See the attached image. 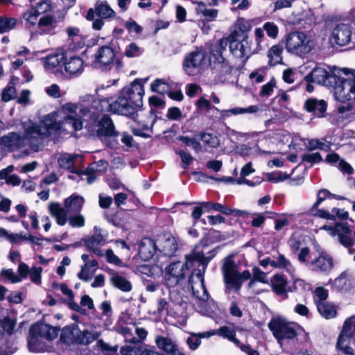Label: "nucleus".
I'll return each instance as SVG.
<instances>
[{
    "mask_svg": "<svg viewBox=\"0 0 355 355\" xmlns=\"http://www.w3.org/2000/svg\"><path fill=\"white\" fill-rule=\"evenodd\" d=\"M105 105H108L107 100L99 99L92 94H85L80 96L78 103H67L62 105L63 110L68 113L65 121L69 123L73 130L77 131L83 127L82 119L87 117L85 128L90 135H96L99 138L116 137L119 132L115 130L111 118L103 115L100 119L101 113L107 111Z\"/></svg>",
    "mask_w": 355,
    "mask_h": 355,
    "instance_id": "f257e3e1",
    "label": "nucleus"
},
{
    "mask_svg": "<svg viewBox=\"0 0 355 355\" xmlns=\"http://www.w3.org/2000/svg\"><path fill=\"white\" fill-rule=\"evenodd\" d=\"M207 245L200 243L195 246L193 251L186 255L185 262L175 261L171 263L165 268L164 279L165 284L168 288H175L178 286H182L186 284L188 277V270L193 267H198L197 270L192 273L199 281L201 282L202 288V295H199L195 293L197 297L206 301L209 298V293L205 288L204 274L209 261L216 255V249L205 251Z\"/></svg>",
    "mask_w": 355,
    "mask_h": 355,
    "instance_id": "f03ea898",
    "label": "nucleus"
},
{
    "mask_svg": "<svg viewBox=\"0 0 355 355\" xmlns=\"http://www.w3.org/2000/svg\"><path fill=\"white\" fill-rule=\"evenodd\" d=\"M146 82V80L136 79L121 90L116 101L112 103L107 101L108 105H105V109L135 121L138 116L137 112L143 105L144 84Z\"/></svg>",
    "mask_w": 355,
    "mask_h": 355,
    "instance_id": "7ed1b4c3",
    "label": "nucleus"
},
{
    "mask_svg": "<svg viewBox=\"0 0 355 355\" xmlns=\"http://www.w3.org/2000/svg\"><path fill=\"white\" fill-rule=\"evenodd\" d=\"M269 329L282 348L295 347V338L299 325L287 321L285 318L277 317L270 320Z\"/></svg>",
    "mask_w": 355,
    "mask_h": 355,
    "instance_id": "20e7f679",
    "label": "nucleus"
},
{
    "mask_svg": "<svg viewBox=\"0 0 355 355\" xmlns=\"http://www.w3.org/2000/svg\"><path fill=\"white\" fill-rule=\"evenodd\" d=\"M101 334L97 331H81L77 324L64 327L60 333V340L66 345H88L98 340Z\"/></svg>",
    "mask_w": 355,
    "mask_h": 355,
    "instance_id": "39448f33",
    "label": "nucleus"
},
{
    "mask_svg": "<svg viewBox=\"0 0 355 355\" xmlns=\"http://www.w3.org/2000/svg\"><path fill=\"white\" fill-rule=\"evenodd\" d=\"M348 69H340L335 66L327 68L315 67L311 73L304 78L306 82L316 83L325 87L334 86L337 84V77L340 78V73L347 75Z\"/></svg>",
    "mask_w": 355,
    "mask_h": 355,
    "instance_id": "423d86ee",
    "label": "nucleus"
},
{
    "mask_svg": "<svg viewBox=\"0 0 355 355\" xmlns=\"http://www.w3.org/2000/svg\"><path fill=\"white\" fill-rule=\"evenodd\" d=\"M221 270L224 282L230 289L239 290L243 282L250 279L251 277V274L248 270L240 273L237 270L234 261L230 257H227L224 259Z\"/></svg>",
    "mask_w": 355,
    "mask_h": 355,
    "instance_id": "0eeeda50",
    "label": "nucleus"
},
{
    "mask_svg": "<svg viewBox=\"0 0 355 355\" xmlns=\"http://www.w3.org/2000/svg\"><path fill=\"white\" fill-rule=\"evenodd\" d=\"M286 51L293 55L304 57L314 47V43L304 32L293 31L286 37Z\"/></svg>",
    "mask_w": 355,
    "mask_h": 355,
    "instance_id": "6e6552de",
    "label": "nucleus"
},
{
    "mask_svg": "<svg viewBox=\"0 0 355 355\" xmlns=\"http://www.w3.org/2000/svg\"><path fill=\"white\" fill-rule=\"evenodd\" d=\"M115 15V11L107 1L98 0L95 3L94 8L88 10L86 18L88 20L93 21V29L100 31L104 26V19H112Z\"/></svg>",
    "mask_w": 355,
    "mask_h": 355,
    "instance_id": "1a4fd4ad",
    "label": "nucleus"
},
{
    "mask_svg": "<svg viewBox=\"0 0 355 355\" xmlns=\"http://www.w3.org/2000/svg\"><path fill=\"white\" fill-rule=\"evenodd\" d=\"M316 254L306 263V266L313 272L327 275L334 267L332 256L319 245L315 246Z\"/></svg>",
    "mask_w": 355,
    "mask_h": 355,
    "instance_id": "9d476101",
    "label": "nucleus"
},
{
    "mask_svg": "<svg viewBox=\"0 0 355 355\" xmlns=\"http://www.w3.org/2000/svg\"><path fill=\"white\" fill-rule=\"evenodd\" d=\"M46 132V129L40 124L33 123L25 128L23 139H26V145H28L32 150L37 152L42 147V140L49 137Z\"/></svg>",
    "mask_w": 355,
    "mask_h": 355,
    "instance_id": "9b49d317",
    "label": "nucleus"
},
{
    "mask_svg": "<svg viewBox=\"0 0 355 355\" xmlns=\"http://www.w3.org/2000/svg\"><path fill=\"white\" fill-rule=\"evenodd\" d=\"M207 64L205 53L202 50L190 52L183 62V69L189 76L198 73Z\"/></svg>",
    "mask_w": 355,
    "mask_h": 355,
    "instance_id": "f8f14e48",
    "label": "nucleus"
},
{
    "mask_svg": "<svg viewBox=\"0 0 355 355\" xmlns=\"http://www.w3.org/2000/svg\"><path fill=\"white\" fill-rule=\"evenodd\" d=\"M94 64L103 69H109L114 64L115 53L112 48L108 46L99 47L94 55Z\"/></svg>",
    "mask_w": 355,
    "mask_h": 355,
    "instance_id": "ddd939ff",
    "label": "nucleus"
},
{
    "mask_svg": "<svg viewBox=\"0 0 355 355\" xmlns=\"http://www.w3.org/2000/svg\"><path fill=\"white\" fill-rule=\"evenodd\" d=\"M62 110L65 114V116L63 117L62 120L58 119L59 115L58 112H53L46 115L40 124L42 128H44L46 129L47 132L46 135L49 137L53 133H57L60 132L62 128L63 124L67 123V122L65 121V117L67 116L68 113L63 110L62 107ZM68 124L70 123H68Z\"/></svg>",
    "mask_w": 355,
    "mask_h": 355,
    "instance_id": "4468645a",
    "label": "nucleus"
},
{
    "mask_svg": "<svg viewBox=\"0 0 355 355\" xmlns=\"http://www.w3.org/2000/svg\"><path fill=\"white\" fill-rule=\"evenodd\" d=\"M352 37V31L351 27L347 24H339L331 31L330 42L332 44L345 46L351 42Z\"/></svg>",
    "mask_w": 355,
    "mask_h": 355,
    "instance_id": "2eb2a0df",
    "label": "nucleus"
},
{
    "mask_svg": "<svg viewBox=\"0 0 355 355\" xmlns=\"http://www.w3.org/2000/svg\"><path fill=\"white\" fill-rule=\"evenodd\" d=\"M340 73V78L337 77V84L334 86V95L336 98L340 102H345L352 98V87L350 83V77L343 76Z\"/></svg>",
    "mask_w": 355,
    "mask_h": 355,
    "instance_id": "dca6fc26",
    "label": "nucleus"
},
{
    "mask_svg": "<svg viewBox=\"0 0 355 355\" xmlns=\"http://www.w3.org/2000/svg\"><path fill=\"white\" fill-rule=\"evenodd\" d=\"M230 51L234 57L247 60L252 54L251 41L248 37H243L242 40H231Z\"/></svg>",
    "mask_w": 355,
    "mask_h": 355,
    "instance_id": "f3484780",
    "label": "nucleus"
},
{
    "mask_svg": "<svg viewBox=\"0 0 355 355\" xmlns=\"http://www.w3.org/2000/svg\"><path fill=\"white\" fill-rule=\"evenodd\" d=\"M59 329L49 324L37 322L31 325L29 334L40 336L41 338L48 341L55 339L58 335Z\"/></svg>",
    "mask_w": 355,
    "mask_h": 355,
    "instance_id": "a211bd4d",
    "label": "nucleus"
},
{
    "mask_svg": "<svg viewBox=\"0 0 355 355\" xmlns=\"http://www.w3.org/2000/svg\"><path fill=\"white\" fill-rule=\"evenodd\" d=\"M94 235L84 239L83 241L89 250L92 251L97 256L103 257L104 256V253L98 246L105 243V237L106 234H103V231L96 226L94 227Z\"/></svg>",
    "mask_w": 355,
    "mask_h": 355,
    "instance_id": "6ab92c4d",
    "label": "nucleus"
},
{
    "mask_svg": "<svg viewBox=\"0 0 355 355\" xmlns=\"http://www.w3.org/2000/svg\"><path fill=\"white\" fill-rule=\"evenodd\" d=\"M0 145L13 150L24 147L26 139L18 133L12 132L0 138Z\"/></svg>",
    "mask_w": 355,
    "mask_h": 355,
    "instance_id": "aec40b11",
    "label": "nucleus"
},
{
    "mask_svg": "<svg viewBox=\"0 0 355 355\" xmlns=\"http://www.w3.org/2000/svg\"><path fill=\"white\" fill-rule=\"evenodd\" d=\"M49 211L59 225L62 226L66 224L69 212L65 207H62L58 202H51L49 205Z\"/></svg>",
    "mask_w": 355,
    "mask_h": 355,
    "instance_id": "412c9836",
    "label": "nucleus"
},
{
    "mask_svg": "<svg viewBox=\"0 0 355 355\" xmlns=\"http://www.w3.org/2000/svg\"><path fill=\"white\" fill-rule=\"evenodd\" d=\"M304 107L307 112H312L318 117H322L326 112L327 103L324 100L309 98L306 101Z\"/></svg>",
    "mask_w": 355,
    "mask_h": 355,
    "instance_id": "4be33fe9",
    "label": "nucleus"
},
{
    "mask_svg": "<svg viewBox=\"0 0 355 355\" xmlns=\"http://www.w3.org/2000/svg\"><path fill=\"white\" fill-rule=\"evenodd\" d=\"M157 250V246L153 240L149 238H144L139 243V254L141 259L145 261L153 257Z\"/></svg>",
    "mask_w": 355,
    "mask_h": 355,
    "instance_id": "5701e85b",
    "label": "nucleus"
},
{
    "mask_svg": "<svg viewBox=\"0 0 355 355\" xmlns=\"http://www.w3.org/2000/svg\"><path fill=\"white\" fill-rule=\"evenodd\" d=\"M64 64L66 72L71 76H77L83 71V61L78 56L65 58Z\"/></svg>",
    "mask_w": 355,
    "mask_h": 355,
    "instance_id": "b1692460",
    "label": "nucleus"
},
{
    "mask_svg": "<svg viewBox=\"0 0 355 355\" xmlns=\"http://www.w3.org/2000/svg\"><path fill=\"white\" fill-rule=\"evenodd\" d=\"M42 339L43 338H41L40 336L29 334L28 338V347L29 350L35 353L51 351L52 347L43 342L42 340Z\"/></svg>",
    "mask_w": 355,
    "mask_h": 355,
    "instance_id": "393cba45",
    "label": "nucleus"
},
{
    "mask_svg": "<svg viewBox=\"0 0 355 355\" xmlns=\"http://www.w3.org/2000/svg\"><path fill=\"white\" fill-rule=\"evenodd\" d=\"M159 250L166 256L173 255L178 249V244L175 237L171 235H165L159 240Z\"/></svg>",
    "mask_w": 355,
    "mask_h": 355,
    "instance_id": "a878e982",
    "label": "nucleus"
},
{
    "mask_svg": "<svg viewBox=\"0 0 355 355\" xmlns=\"http://www.w3.org/2000/svg\"><path fill=\"white\" fill-rule=\"evenodd\" d=\"M155 343L159 349L167 353L173 355H184L178 352L175 342L169 338L157 336L155 338Z\"/></svg>",
    "mask_w": 355,
    "mask_h": 355,
    "instance_id": "bb28decb",
    "label": "nucleus"
},
{
    "mask_svg": "<svg viewBox=\"0 0 355 355\" xmlns=\"http://www.w3.org/2000/svg\"><path fill=\"white\" fill-rule=\"evenodd\" d=\"M214 69L222 78L231 74L233 67L222 55H219L214 58Z\"/></svg>",
    "mask_w": 355,
    "mask_h": 355,
    "instance_id": "cd10ccee",
    "label": "nucleus"
},
{
    "mask_svg": "<svg viewBox=\"0 0 355 355\" xmlns=\"http://www.w3.org/2000/svg\"><path fill=\"white\" fill-rule=\"evenodd\" d=\"M270 284L272 291L277 295H284L286 294V286L288 282L284 276L279 274H276L270 279Z\"/></svg>",
    "mask_w": 355,
    "mask_h": 355,
    "instance_id": "c85d7f7f",
    "label": "nucleus"
},
{
    "mask_svg": "<svg viewBox=\"0 0 355 355\" xmlns=\"http://www.w3.org/2000/svg\"><path fill=\"white\" fill-rule=\"evenodd\" d=\"M248 31V26L243 18H239L235 22L233 30L230 34L231 40H242L243 37H248L245 35Z\"/></svg>",
    "mask_w": 355,
    "mask_h": 355,
    "instance_id": "c756f323",
    "label": "nucleus"
},
{
    "mask_svg": "<svg viewBox=\"0 0 355 355\" xmlns=\"http://www.w3.org/2000/svg\"><path fill=\"white\" fill-rule=\"evenodd\" d=\"M84 202L83 197L73 195L65 199L64 207L69 213L80 214Z\"/></svg>",
    "mask_w": 355,
    "mask_h": 355,
    "instance_id": "7c9ffc66",
    "label": "nucleus"
},
{
    "mask_svg": "<svg viewBox=\"0 0 355 355\" xmlns=\"http://www.w3.org/2000/svg\"><path fill=\"white\" fill-rule=\"evenodd\" d=\"M198 137L202 141L205 150L209 151L210 149L216 148L220 146L219 138L213 134L200 132Z\"/></svg>",
    "mask_w": 355,
    "mask_h": 355,
    "instance_id": "2f4dec72",
    "label": "nucleus"
},
{
    "mask_svg": "<svg viewBox=\"0 0 355 355\" xmlns=\"http://www.w3.org/2000/svg\"><path fill=\"white\" fill-rule=\"evenodd\" d=\"M260 110V107L258 105H250L248 107H234L230 110H220V115L222 117H229L231 115H239L243 114H254Z\"/></svg>",
    "mask_w": 355,
    "mask_h": 355,
    "instance_id": "473e14b6",
    "label": "nucleus"
},
{
    "mask_svg": "<svg viewBox=\"0 0 355 355\" xmlns=\"http://www.w3.org/2000/svg\"><path fill=\"white\" fill-rule=\"evenodd\" d=\"M274 268L285 270L288 273H293L295 271L291 261L284 254L277 252L274 255Z\"/></svg>",
    "mask_w": 355,
    "mask_h": 355,
    "instance_id": "72a5a7b5",
    "label": "nucleus"
},
{
    "mask_svg": "<svg viewBox=\"0 0 355 355\" xmlns=\"http://www.w3.org/2000/svg\"><path fill=\"white\" fill-rule=\"evenodd\" d=\"M110 282L114 287L123 292H130L132 288L131 282L119 273L113 274L110 278Z\"/></svg>",
    "mask_w": 355,
    "mask_h": 355,
    "instance_id": "f704fd0d",
    "label": "nucleus"
},
{
    "mask_svg": "<svg viewBox=\"0 0 355 355\" xmlns=\"http://www.w3.org/2000/svg\"><path fill=\"white\" fill-rule=\"evenodd\" d=\"M196 4V13L198 15H201L207 21H214L218 17V10L209 8L203 2H197Z\"/></svg>",
    "mask_w": 355,
    "mask_h": 355,
    "instance_id": "c9c22d12",
    "label": "nucleus"
},
{
    "mask_svg": "<svg viewBox=\"0 0 355 355\" xmlns=\"http://www.w3.org/2000/svg\"><path fill=\"white\" fill-rule=\"evenodd\" d=\"M216 334L227 339L229 341L233 343L237 347L241 345L239 340L236 338L235 330L230 327H220L218 329L216 330Z\"/></svg>",
    "mask_w": 355,
    "mask_h": 355,
    "instance_id": "e433bc0d",
    "label": "nucleus"
},
{
    "mask_svg": "<svg viewBox=\"0 0 355 355\" xmlns=\"http://www.w3.org/2000/svg\"><path fill=\"white\" fill-rule=\"evenodd\" d=\"M65 60V57L62 53H56L48 55L44 59V68L48 71H53L59 67Z\"/></svg>",
    "mask_w": 355,
    "mask_h": 355,
    "instance_id": "4c0bfd02",
    "label": "nucleus"
},
{
    "mask_svg": "<svg viewBox=\"0 0 355 355\" xmlns=\"http://www.w3.org/2000/svg\"><path fill=\"white\" fill-rule=\"evenodd\" d=\"M306 148L309 151L319 149L325 152H328L331 149L330 142L324 139H312L308 141Z\"/></svg>",
    "mask_w": 355,
    "mask_h": 355,
    "instance_id": "58836bf2",
    "label": "nucleus"
},
{
    "mask_svg": "<svg viewBox=\"0 0 355 355\" xmlns=\"http://www.w3.org/2000/svg\"><path fill=\"white\" fill-rule=\"evenodd\" d=\"M317 309L321 316L326 319H331L336 315L335 306L329 302L318 303Z\"/></svg>",
    "mask_w": 355,
    "mask_h": 355,
    "instance_id": "ea45409f",
    "label": "nucleus"
},
{
    "mask_svg": "<svg viewBox=\"0 0 355 355\" xmlns=\"http://www.w3.org/2000/svg\"><path fill=\"white\" fill-rule=\"evenodd\" d=\"M311 340L309 334L299 325V329L297 330L295 338V347H290L291 349H300L301 347H307L310 345Z\"/></svg>",
    "mask_w": 355,
    "mask_h": 355,
    "instance_id": "a19ab883",
    "label": "nucleus"
},
{
    "mask_svg": "<svg viewBox=\"0 0 355 355\" xmlns=\"http://www.w3.org/2000/svg\"><path fill=\"white\" fill-rule=\"evenodd\" d=\"M170 302L174 306L173 313H179L182 311L187 309V302H184L182 297L175 291L169 293Z\"/></svg>",
    "mask_w": 355,
    "mask_h": 355,
    "instance_id": "79ce46f5",
    "label": "nucleus"
},
{
    "mask_svg": "<svg viewBox=\"0 0 355 355\" xmlns=\"http://www.w3.org/2000/svg\"><path fill=\"white\" fill-rule=\"evenodd\" d=\"M282 52L283 48L279 44L274 45L270 49L268 57L271 65H276L282 62Z\"/></svg>",
    "mask_w": 355,
    "mask_h": 355,
    "instance_id": "37998d69",
    "label": "nucleus"
},
{
    "mask_svg": "<svg viewBox=\"0 0 355 355\" xmlns=\"http://www.w3.org/2000/svg\"><path fill=\"white\" fill-rule=\"evenodd\" d=\"M142 345L140 341L131 342L121 347V355H140Z\"/></svg>",
    "mask_w": 355,
    "mask_h": 355,
    "instance_id": "c03bdc74",
    "label": "nucleus"
},
{
    "mask_svg": "<svg viewBox=\"0 0 355 355\" xmlns=\"http://www.w3.org/2000/svg\"><path fill=\"white\" fill-rule=\"evenodd\" d=\"M15 324V321L9 318H4L0 320V338H1L5 334L9 336L11 335Z\"/></svg>",
    "mask_w": 355,
    "mask_h": 355,
    "instance_id": "a18cd8bd",
    "label": "nucleus"
},
{
    "mask_svg": "<svg viewBox=\"0 0 355 355\" xmlns=\"http://www.w3.org/2000/svg\"><path fill=\"white\" fill-rule=\"evenodd\" d=\"M77 157L78 155H76L62 154L58 158V164L61 168L71 170L73 167L74 160Z\"/></svg>",
    "mask_w": 355,
    "mask_h": 355,
    "instance_id": "49530a36",
    "label": "nucleus"
},
{
    "mask_svg": "<svg viewBox=\"0 0 355 355\" xmlns=\"http://www.w3.org/2000/svg\"><path fill=\"white\" fill-rule=\"evenodd\" d=\"M334 198L337 199H343L342 197L332 194L329 190L322 189L318 191L317 194V200L312 206V210L314 211L315 208H318L319 205L327 198Z\"/></svg>",
    "mask_w": 355,
    "mask_h": 355,
    "instance_id": "de8ad7c7",
    "label": "nucleus"
},
{
    "mask_svg": "<svg viewBox=\"0 0 355 355\" xmlns=\"http://www.w3.org/2000/svg\"><path fill=\"white\" fill-rule=\"evenodd\" d=\"M254 153L257 155L267 153L266 151L261 150L259 147H257L256 149L253 150L251 147L245 144H242L236 148V153L243 157L252 156Z\"/></svg>",
    "mask_w": 355,
    "mask_h": 355,
    "instance_id": "09e8293b",
    "label": "nucleus"
},
{
    "mask_svg": "<svg viewBox=\"0 0 355 355\" xmlns=\"http://www.w3.org/2000/svg\"><path fill=\"white\" fill-rule=\"evenodd\" d=\"M151 90L154 92L164 94L169 92L171 87L162 79H157L150 85Z\"/></svg>",
    "mask_w": 355,
    "mask_h": 355,
    "instance_id": "8fccbe9b",
    "label": "nucleus"
},
{
    "mask_svg": "<svg viewBox=\"0 0 355 355\" xmlns=\"http://www.w3.org/2000/svg\"><path fill=\"white\" fill-rule=\"evenodd\" d=\"M39 15L32 8L26 11L23 15V19L25 21V26L27 28H31L33 26H38Z\"/></svg>",
    "mask_w": 355,
    "mask_h": 355,
    "instance_id": "3c124183",
    "label": "nucleus"
},
{
    "mask_svg": "<svg viewBox=\"0 0 355 355\" xmlns=\"http://www.w3.org/2000/svg\"><path fill=\"white\" fill-rule=\"evenodd\" d=\"M144 53V49L135 42H131L125 46L124 55L129 58L140 56Z\"/></svg>",
    "mask_w": 355,
    "mask_h": 355,
    "instance_id": "603ef678",
    "label": "nucleus"
},
{
    "mask_svg": "<svg viewBox=\"0 0 355 355\" xmlns=\"http://www.w3.org/2000/svg\"><path fill=\"white\" fill-rule=\"evenodd\" d=\"M134 329L127 326H120L116 328V332L124 337L126 343L138 341V339L134 336Z\"/></svg>",
    "mask_w": 355,
    "mask_h": 355,
    "instance_id": "864d4df0",
    "label": "nucleus"
},
{
    "mask_svg": "<svg viewBox=\"0 0 355 355\" xmlns=\"http://www.w3.org/2000/svg\"><path fill=\"white\" fill-rule=\"evenodd\" d=\"M179 140L182 141L187 146L191 147L196 153L202 150V145L196 138L180 136Z\"/></svg>",
    "mask_w": 355,
    "mask_h": 355,
    "instance_id": "5fc2aeb1",
    "label": "nucleus"
},
{
    "mask_svg": "<svg viewBox=\"0 0 355 355\" xmlns=\"http://www.w3.org/2000/svg\"><path fill=\"white\" fill-rule=\"evenodd\" d=\"M230 36L226 37H223L218 40L216 48L213 50V55L214 58L219 56V55H222L223 51L226 50L227 46L230 48Z\"/></svg>",
    "mask_w": 355,
    "mask_h": 355,
    "instance_id": "6e6d98bb",
    "label": "nucleus"
},
{
    "mask_svg": "<svg viewBox=\"0 0 355 355\" xmlns=\"http://www.w3.org/2000/svg\"><path fill=\"white\" fill-rule=\"evenodd\" d=\"M17 24L15 18L0 17V33H6L12 29Z\"/></svg>",
    "mask_w": 355,
    "mask_h": 355,
    "instance_id": "4d7b16f0",
    "label": "nucleus"
},
{
    "mask_svg": "<svg viewBox=\"0 0 355 355\" xmlns=\"http://www.w3.org/2000/svg\"><path fill=\"white\" fill-rule=\"evenodd\" d=\"M0 277L3 278L12 284L21 282V278L15 275L12 269H3L0 272Z\"/></svg>",
    "mask_w": 355,
    "mask_h": 355,
    "instance_id": "13d9d810",
    "label": "nucleus"
},
{
    "mask_svg": "<svg viewBox=\"0 0 355 355\" xmlns=\"http://www.w3.org/2000/svg\"><path fill=\"white\" fill-rule=\"evenodd\" d=\"M67 221L72 227H82L85 225V217L80 214H74L68 217Z\"/></svg>",
    "mask_w": 355,
    "mask_h": 355,
    "instance_id": "bf43d9fd",
    "label": "nucleus"
},
{
    "mask_svg": "<svg viewBox=\"0 0 355 355\" xmlns=\"http://www.w3.org/2000/svg\"><path fill=\"white\" fill-rule=\"evenodd\" d=\"M96 346L98 349L101 350L103 355H116L117 348L109 346L103 340H98Z\"/></svg>",
    "mask_w": 355,
    "mask_h": 355,
    "instance_id": "052dcab7",
    "label": "nucleus"
},
{
    "mask_svg": "<svg viewBox=\"0 0 355 355\" xmlns=\"http://www.w3.org/2000/svg\"><path fill=\"white\" fill-rule=\"evenodd\" d=\"M328 290L325 289L323 287H318L315 288L314 291V295H315V302L316 304V306H318V303H325V300L328 297Z\"/></svg>",
    "mask_w": 355,
    "mask_h": 355,
    "instance_id": "680f3d73",
    "label": "nucleus"
},
{
    "mask_svg": "<svg viewBox=\"0 0 355 355\" xmlns=\"http://www.w3.org/2000/svg\"><path fill=\"white\" fill-rule=\"evenodd\" d=\"M33 10L38 15H40L42 14H44L51 9V6L46 0L41 1L36 3L35 6L32 8Z\"/></svg>",
    "mask_w": 355,
    "mask_h": 355,
    "instance_id": "e2e57ef3",
    "label": "nucleus"
},
{
    "mask_svg": "<svg viewBox=\"0 0 355 355\" xmlns=\"http://www.w3.org/2000/svg\"><path fill=\"white\" fill-rule=\"evenodd\" d=\"M56 19L55 17L46 15L42 17L38 21L39 27H53L56 24Z\"/></svg>",
    "mask_w": 355,
    "mask_h": 355,
    "instance_id": "0e129e2a",
    "label": "nucleus"
},
{
    "mask_svg": "<svg viewBox=\"0 0 355 355\" xmlns=\"http://www.w3.org/2000/svg\"><path fill=\"white\" fill-rule=\"evenodd\" d=\"M176 153L181 157L182 168L186 169L193 161V157L189 154L186 153L184 150H179Z\"/></svg>",
    "mask_w": 355,
    "mask_h": 355,
    "instance_id": "69168bd1",
    "label": "nucleus"
},
{
    "mask_svg": "<svg viewBox=\"0 0 355 355\" xmlns=\"http://www.w3.org/2000/svg\"><path fill=\"white\" fill-rule=\"evenodd\" d=\"M157 310L159 313L166 311L167 313H172L174 310V306H172L170 300L166 301L165 299H159L158 300Z\"/></svg>",
    "mask_w": 355,
    "mask_h": 355,
    "instance_id": "338daca9",
    "label": "nucleus"
},
{
    "mask_svg": "<svg viewBox=\"0 0 355 355\" xmlns=\"http://www.w3.org/2000/svg\"><path fill=\"white\" fill-rule=\"evenodd\" d=\"M125 27L130 33L141 34L143 31V28L132 19H130L125 23Z\"/></svg>",
    "mask_w": 355,
    "mask_h": 355,
    "instance_id": "774afa93",
    "label": "nucleus"
}]
</instances>
